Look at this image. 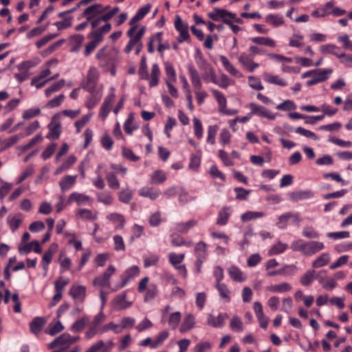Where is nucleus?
I'll return each mask as SVG.
<instances>
[{
    "label": "nucleus",
    "mask_w": 352,
    "mask_h": 352,
    "mask_svg": "<svg viewBox=\"0 0 352 352\" xmlns=\"http://www.w3.org/2000/svg\"><path fill=\"white\" fill-rule=\"evenodd\" d=\"M111 30V23H105L98 29L93 30L87 35L88 38L91 41L85 46L84 54L85 56H89L95 48L103 41L104 35L109 32Z\"/></svg>",
    "instance_id": "nucleus-1"
},
{
    "label": "nucleus",
    "mask_w": 352,
    "mask_h": 352,
    "mask_svg": "<svg viewBox=\"0 0 352 352\" xmlns=\"http://www.w3.org/2000/svg\"><path fill=\"white\" fill-rule=\"evenodd\" d=\"M118 56V52L116 49L108 50L104 47L99 50L96 54V58L101 67L107 68L113 66Z\"/></svg>",
    "instance_id": "nucleus-2"
},
{
    "label": "nucleus",
    "mask_w": 352,
    "mask_h": 352,
    "mask_svg": "<svg viewBox=\"0 0 352 352\" xmlns=\"http://www.w3.org/2000/svg\"><path fill=\"white\" fill-rule=\"evenodd\" d=\"M138 25H133L126 32L127 36L130 38L128 44L124 48V52L126 54L130 53L134 46L142 42L141 39L145 33L146 28L144 26L141 27L138 32L135 34Z\"/></svg>",
    "instance_id": "nucleus-3"
},
{
    "label": "nucleus",
    "mask_w": 352,
    "mask_h": 352,
    "mask_svg": "<svg viewBox=\"0 0 352 352\" xmlns=\"http://www.w3.org/2000/svg\"><path fill=\"white\" fill-rule=\"evenodd\" d=\"M99 77L98 69L94 67L89 69L86 78L81 84V88L86 89L89 92L97 90L96 86Z\"/></svg>",
    "instance_id": "nucleus-4"
},
{
    "label": "nucleus",
    "mask_w": 352,
    "mask_h": 352,
    "mask_svg": "<svg viewBox=\"0 0 352 352\" xmlns=\"http://www.w3.org/2000/svg\"><path fill=\"white\" fill-rule=\"evenodd\" d=\"M314 71L315 72L313 73L311 78L306 82V85L308 87H311L327 80L329 78V75L333 72V69H314Z\"/></svg>",
    "instance_id": "nucleus-5"
},
{
    "label": "nucleus",
    "mask_w": 352,
    "mask_h": 352,
    "mask_svg": "<svg viewBox=\"0 0 352 352\" xmlns=\"http://www.w3.org/2000/svg\"><path fill=\"white\" fill-rule=\"evenodd\" d=\"M175 28L179 32V35L177 37L178 43H182L184 41H188L190 40L188 25L187 23L183 22L179 15L175 16Z\"/></svg>",
    "instance_id": "nucleus-6"
},
{
    "label": "nucleus",
    "mask_w": 352,
    "mask_h": 352,
    "mask_svg": "<svg viewBox=\"0 0 352 352\" xmlns=\"http://www.w3.org/2000/svg\"><path fill=\"white\" fill-rule=\"evenodd\" d=\"M114 346L115 343L111 340L106 342L98 340L88 347L85 352H111Z\"/></svg>",
    "instance_id": "nucleus-7"
},
{
    "label": "nucleus",
    "mask_w": 352,
    "mask_h": 352,
    "mask_svg": "<svg viewBox=\"0 0 352 352\" xmlns=\"http://www.w3.org/2000/svg\"><path fill=\"white\" fill-rule=\"evenodd\" d=\"M116 272L113 265H109L107 270L100 276L96 277L93 280V285L101 287H110V278Z\"/></svg>",
    "instance_id": "nucleus-8"
},
{
    "label": "nucleus",
    "mask_w": 352,
    "mask_h": 352,
    "mask_svg": "<svg viewBox=\"0 0 352 352\" xmlns=\"http://www.w3.org/2000/svg\"><path fill=\"white\" fill-rule=\"evenodd\" d=\"M104 318L105 316L102 311H100L96 316H95L89 329L85 333V336L87 339L90 340L96 334L100 333V329H98V327L104 321Z\"/></svg>",
    "instance_id": "nucleus-9"
},
{
    "label": "nucleus",
    "mask_w": 352,
    "mask_h": 352,
    "mask_svg": "<svg viewBox=\"0 0 352 352\" xmlns=\"http://www.w3.org/2000/svg\"><path fill=\"white\" fill-rule=\"evenodd\" d=\"M109 6L103 7L101 4H94L87 7L82 12V16L86 17L87 21L99 16L109 9Z\"/></svg>",
    "instance_id": "nucleus-10"
},
{
    "label": "nucleus",
    "mask_w": 352,
    "mask_h": 352,
    "mask_svg": "<svg viewBox=\"0 0 352 352\" xmlns=\"http://www.w3.org/2000/svg\"><path fill=\"white\" fill-rule=\"evenodd\" d=\"M249 109L251 110L250 113L252 117L256 115L261 117L266 118L270 120H274L276 118L275 114L270 112L265 107L257 104L256 103H250L248 105Z\"/></svg>",
    "instance_id": "nucleus-11"
},
{
    "label": "nucleus",
    "mask_w": 352,
    "mask_h": 352,
    "mask_svg": "<svg viewBox=\"0 0 352 352\" xmlns=\"http://www.w3.org/2000/svg\"><path fill=\"white\" fill-rule=\"evenodd\" d=\"M69 339L70 335L69 333H63L53 342L50 343L48 344V347L51 349L58 348V350L63 351L70 346Z\"/></svg>",
    "instance_id": "nucleus-12"
},
{
    "label": "nucleus",
    "mask_w": 352,
    "mask_h": 352,
    "mask_svg": "<svg viewBox=\"0 0 352 352\" xmlns=\"http://www.w3.org/2000/svg\"><path fill=\"white\" fill-rule=\"evenodd\" d=\"M208 16L213 21H219L221 20L227 24L230 21V16H234V13L226 10L214 8L212 12H208Z\"/></svg>",
    "instance_id": "nucleus-13"
},
{
    "label": "nucleus",
    "mask_w": 352,
    "mask_h": 352,
    "mask_svg": "<svg viewBox=\"0 0 352 352\" xmlns=\"http://www.w3.org/2000/svg\"><path fill=\"white\" fill-rule=\"evenodd\" d=\"M115 97V90L113 88H111L110 93L105 98L100 110V116L103 119H105L107 117L110 111L111 106L114 101Z\"/></svg>",
    "instance_id": "nucleus-14"
},
{
    "label": "nucleus",
    "mask_w": 352,
    "mask_h": 352,
    "mask_svg": "<svg viewBox=\"0 0 352 352\" xmlns=\"http://www.w3.org/2000/svg\"><path fill=\"white\" fill-rule=\"evenodd\" d=\"M228 318V315L226 313H220L217 317L212 314H209L207 319V323L208 325L214 328H221L224 326L225 321Z\"/></svg>",
    "instance_id": "nucleus-15"
},
{
    "label": "nucleus",
    "mask_w": 352,
    "mask_h": 352,
    "mask_svg": "<svg viewBox=\"0 0 352 352\" xmlns=\"http://www.w3.org/2000/svg\"><path fill=\"white\" fill-rule=\"evenodd\" d=\"M48 129L50 132L46 136L47 139L56 140L60 137L61 126L60 122L56 121V116L52 118V121L48 124Z\"/></svg>",
    "instance_id": "nucleus-16"
},
{
    "label": "nucleus",
    "mask_w": 352,
    "mask_h": 352,
    "mask_svg": "<svg viewBox=\"0 0 352 352\" xmlns=\"http://www.w3.org/2000/svg\"><path fill=\"white\" fill-rule=\"evenodd\" d=\"M126 294L125 292L118 295L113 300V308L116 311L126 309L132 305V302L126 300Z\"/></svg>",
    "instance_id": "nucleus-17"
},
{
    "label": "nucleus",
    "mask_w": 352,
    "mask_h": 352,
    "mask_svg": "<svg viewBox=\"0 0 352 352\" xmlns=\"http://www.w3.org/2000/svg\"><path fill=\"white\" fill-rule=\"evenodd\" d=\"M162 192L160 189L153 187L144 186L139 189L138 195L142 197L149 198L151 200H155Z\"/></svg>",
    "instance_id": "nucleus-18"
},
{
    "label": "nucleus",
    "mask_w": 352,
    "mask_h": 352,
    "mask_svg": "<svg viewBox=\"0 0 352 352\" xmlns=\"http://www.w3.org/2000/svg\"><path fill=\"white\" fill-rule=\"evenodd\" d=\"M90 96L87 98L85 106L89 109H93L100 100L102 96V87L89 92Z\"/></svg>",
    "instance_id": "nucleus-19"
},
{
    "label": "nucleus",
    "mask_w": 352,
    "mask_h": 352,
    "mask_svg": "<svg viewBox=\"0 0 352 352\" xmlns=\"http://www.w3.org/2000/svg\"><path fill=\"white\" fill-rule=\"evenodd\" d=\"M239 62L249 72H252L258 67L259 65L254 63L245 53L241 54L238 58Z\"/></svg>",
    "instance_id": "nucleus-20"
},
{
    "label": "nucleus",
    "mask_w": 352,
    "mask_h": 352,
    "mask_svg": "<svg viewBox=\"0 0 352 352\" xmlns=\"http://www.w3.org/2000/svg\"><path fill=\"white\" fill-rule=\"evenodd\" d=\"M324 248V245L322 242L317 241H307V250L305 251V256H312Z\"/></svg>",
    "instance_id": "nucleus-21"
},
{
    "label": "nucleus",
    "mask_w": 352,
    "mask_h": 352,
    "mask_svg": "<svg viewBox=\"0 0 352 352\" xmlns=\"http://www.w3.org/2000/svg\"><path fill=\"white\" fill-rule=\"evenodd\" d=\"M69 293L74 299L82 302L86 295V287L82 285H72Z\"/></svg>",
    "instance_id": "nucleus-22"
},
{
    "label": "nucleus",
    "mask_w": 352,
    "mask_h": 352,
    "mask_svg": "<svg viewBox=\"0 0 352 352\" xmlns=\"http://www.w3.org/2000/svg\"><path fill=\"white\" fill-rule=\"evenodd\" d=\"M220 60L225 69L232 76L236 78H241L243 76V74L233 66L226 56H221Z\"/></svg>",
    "instance_id": "nucleus-23"
},
{
    "label": "nucleus",
    "mask_w": 352,
    "mask_h": 352,
    "mask_svg": "<svg viewBox=\"0 0 352 352\" xmlns=\"http://www.w3.org/2000/svg\"><path fill=\"white\" fill-rule=\"evenodd\" d=\"M195 325V318L192 314H188L184 318L182 324L179 327V331L181 333H185L192 328Z\"/></svg>",
    "instance_id": "nucleus-24"
},
{
    "label": "nucleus",
    "mask_w": 352,
    "mask_h": 352,
    "mask_svg": "<svg viewBox=\"0 0 352 352\" xmlns=\"http://www.w3.org/2000/svg\"><path fill=\"white\" fill-rule=\"evenodd\" d=\"M7 223L12 232L16 231L23 222V214L16 213L14 216L9 215L7 217Z\"/></svg>",
    "instance_id": "nucleus-25"
},
{
    "label": "nucleus",
    "mask_w": 352,
    "mask_h": 352,
    "mask_svg": "<svg viewBox=\"0 0 352 352\" xmlns=\"http://www.w3.org/2000/svg\"><path fill=\"white\" fill-rule=\"evenodd\" d=\"M46 320L44 318L42 317H36L34 318L32 322L30 323V331L36 336H38L43 327Z\"/></svg>",
    "instance_id": "nucleus-26"
},
{
    "label": "nucleus",
    "mask_w": 352,
    "mask_h": 352,
    "mask_svg": "<svg viewBox=\"0 0 352 352\" xmlns=\"http://www.w3.org/2000/svg\"><path fill=\"white\" fill-rule=\"evenodd\" d=\"M77 175H66L59 182V186L62 191L69 190L76 183Z\"/></svg>",
    "instance_id": "nucleus-27"
},
{
    "label": "nucleus",
    "mask_w": 352,
    "mask_h": 352,
    "mask_svg": "<svg viewBox=\"0 0 352 352\" xmlns=\"http://www.w3.org/2000/svg\"><path fill=\"white\" fill-rule=\"evenodd\" d=\"M197 224L196 219H190L187 222H181L175 224V230L181 234H186Z\"/></svg>",
    "instance_id": "nucleus-28"
},
{
    "label": "nucleus",
    "mask_w": 352,
    "mask_h": 352,
    "mask_svg": "<svg viewBox=\"0 0 352 352\" xmlns=\"http://www.w3.org/2000/svg\"><path fill=\"white\" fill-rule=\"evenodd\" d=\"M90 200L91 197L89 196L74 192L69 195L67 204H71L72 202H76L78 206H80Z\"/></svg>",
    "instance_id": "nucleus-29"
},
{
    "label": "nucleus",
    "mask_w": 352,
    "mask_h": 352,
    "mask_svg": "<svg viewBox=\"0 0 352 352\" xmlns=\"http://www.w3.org/2000/svg\"><path fill=\"white\" fill-rule=\"evenodd\" d=\"M167 179L166 174L162 170H157L154 171L150 176L149 183L151 184H161L164 183Z\"/></svg>",
    "instance_id": "nucleus-30"
},
{
    "label": "nucleus",
    "mask_w": 352,
    "mask_h": 352,
    "mask_svg": "<svg viewBox=\"0 0 352 352\" xmlns=\"http://www.w3.org/2000/svg\"><path fill=\"white\" fill-rule=\"evenodd\" d=\"M331 261L330 254L328 252H324L320 254L311 263L314 268H320L327 265Z\"/></svg>",
    "instance_id": "nucleus-31"
},
{
    "label": "nucleus",
    "mask_w": 352,
    "mask_h": 352,
    "mask_svg": "<svg viewBox=\"0 0 352 352\" xmlns=\"http://www.w3.org/2000/svg\"><path fill=\"white\" fill-rule=\"evenodd\" d=\"M84 41V36L80 34H74L69 38V43L72 45L70 51L74 53L78 52Z\"/></svg>",
    "instance_id": "nucleus-32"
},
{
    "label": "nucleus",
    "mask_w": 352,
    "mask_h": 352,
    "mask_svg": "<svg viewBox=\"0 0 352 352\" xmlns=\"http://www.w3.org/2000/svg\"><path fill=\"white\" fill-rule=\"evenodd\" d=\"M56 244H52L50 249L46 251L43 256V258H42V265H43V270L47 272V270H48V265L50 264V263L52 261V256L53 254H54V252L56 249Z\"/></svg>",
    "instance_id": "nucleus-33"
},
{
    "label": "nucleus",
    "mask_w": 352,
    "mask_h": 352,
    "mask_svg": "<svg viewBox=\"0 0 352 352\" xmlns=\"http://www.w3.org/2000/svg\"><path fill=\"white\" fill-rule=\"evenodd\" d=\"M160 76V70L157 63L152 65L151 76H148L149 86L151 87H155L159 82V78Z\"/></svg>",
    "instance_id": "nucleus-34"
},
{
    "label": "nucleus",
    "mask_w": 352,
    "mask_h": 352,
    "mask_svg": "<svg viewBox=\"0 0 352 352\" xmlns=\"http://www.w3.org/2000/svg\"><path fill=\"white\" fill-rule=\"evenodd\" d=\"M107 219L113 223H117L116 226V229H122L124 226V217L119 213H111L107 215Z\"/></svg>",
    "instance_id": "nucleus-35"
},
{
    "label": "nucleus",
    "mask_w": 352,
    "mask_h": 352,
    "mask_svg": "<svg viewBox=\"0 0 352 352\" xmlns=\"http://www.w3.org/2000/svg\"><path fill=\"white\" fill-rule=\"evenodd\" d=\"M151 6L150 4H146V6L140 8L135 14L132 17L129 23L130 25H133L138 21L142 19L150 11Z\"/></svg>",
    "instance_id": "nucleus-36"
},
{
    "label": "nucleus",
    "mask_w": 352,
    "mask_h": 352,
    "mask_svg": "<svg viewBox=\"0 0 352 352\" xmlns=\"http://www.w3.org/2000/svg\"><path fill=\"white\" fill-rule=\"evenodd\" d=\"M263 79L265 81L270 84H274L283 87L287 85V82L278 76L272 75L270 73H265L263 74Z\"/></svg>",
    "instance_id": "nucleus-37"
},
{
    "label": "nucleus",
    "mask_w": 352,
    "mask_h": 352,
    "mask_svg": "<svg viewBox=\"0 0 352 352\" xmlns=\"http://www.w3.org/2000/svg\"><path fill=\"white\" fill-rule=\"evenodd\" d=\"M212 94L216 100L217 101L219 106V111H221L227 105V100L224 95L217 89H212Z\"/></svg>",
    "instance_id": "nucleus-38"
},
{
    "label": "nucleus",
    "mask_w": 352,
    "mask_h": 352,
    "mask_svg": "<svg viewBox=\"0 0 352 352\" xmlns=\"http://www.w3.org/2000/svg\"><path fill=\"white\" fill-rule=\"evenodd\" d=\"M158 294L157 286L154 283H151L146 292L144 300L146 302L153 300Z\"/></svg>",
    "instance_id": "nucleus-39"
},
{
    "label": "nucleus",
    "mask_w": 352,
    "mask_h": 352,
    "mask_svg": "<svg viewBox=\"0 0 352 352\" xmlns=\"http://www.w3.org/2000/svg\"><path fill=\"white\" fill-rule=\"evenodd\" d=\"M228 273L230 277L235 281L243 282L246 279L242 272L236 266H231L228 269Z\"/></svg>",
    "instance_id": "nucleus-40"
},
{
    "label": "nucleus",
    "mask_w": 352,
    "mask_h": 352,
    "mask_svg": "<svg viewBox=\"0 0 352 352\" xmlns=\"http://www.w3.org/2000/svg\"><path fill=\"white\" fill-rule=\"evenodd\" d=\"M89 321V318L87 316H83L81 318L76 320L71 327V331L73 332L78 333L82 331L85 326Z\"/></svg>",
    "instance_id": "nucleus-41"
},
{
    "label": "nucleus",
    "mask_w": 352,
    "mask_h": 352,
    "mask_svg": "<svg viewBox=\"0 0 352 352\" xmlns=\"http://www.w3.org/2000/svg\"><path fill=\"white\" fill-rule=\"evenodd\" d=\"M77 215L83 220L93 221L97 219V214L94 213L91 210L80 208L77 210Z\"/></svg>",
    "instance_id": "nucleus-42"
},
{
    "label": "nucleus",
    "mask_w": 352,
    "mask_h": 352,
    "mask_svg": "<svg viewBox=\"0 0 352 352\" xmlns=\"http://www.w3.org/2000/svg\"><path fill=\"white\" fill-rule=\"evenodd\" d=\"M231 211L228 207L223 208L218 214L217 223L220 226H225L230 215Z\"/></svg>",
    "instance_id": "nucleus-43"
},
{
    "label": "nucleus",
    "mask_w": 352,
    "mask_h": 352,
    "mask_svg": "<svg viewBox=\"0 0 352 352\" xmlns=\"http://www.w3.org/2000/svg\"><path fill=\"white\" fill-rule=\"evenodd\" d=\"M307 241L303 239H298L294 241L291 244V249L293 251L300 252L302 255L305 256V251L307 250Z\"/></svg>",
    "instance_id": "nucleus-44"
},
{
    "label": "nucleus",
    "mask_w": 352,
    "mask_h": 352,
    "mask_svg": "<svg viewBox=\"0 0 352 352\" xmlns=\"http://www.w3.org/2000/svg\"><path fill=\"white\" fill-rule=\"evenodd\" d=\"M267 289L274 293H284L292 289V286L288 283H282L278 285H270Z\"/></svg>",
    "instance_id": "nucleus-45"
},
{
    "label": "nucleus",
    "mask_w": 352,
    "mask_h": 352,
    "mask_svg": "<svg viewBox=\"0 0 352 352\" xmlns=\"http://www.w3.org/2000/svg\"><path fill=\"white\" fill-rule=\"evenodd\" d=\"M169 332L167 330H164L160 332L153 342L151 344L152 349H157L161 346L163 342L168 338Z\"/></svg>",
    "instance_id": "nucleus-46"
},
{
    "label": "nucleus",
    "mask_w": 352,
    "mask_h": 352,
    "mask_svg": "<svg viewBox=\"0 0 352 352\" xmlns=\"http://www.w3.org/2000/svg\"><path fill=\"white\" fill-rule=\"evenodd\" d=\"M165 72L166 74V82L176 81V72L173 65L169 62L164 63Z\"/></svg>",
    "instance_id": "nucleus-47"
},
{
    "label": "nucleus",
    "mask_w": 352,
    "mask_h": 352,
    "mask_svg": "<svg viewBox=\"0 0 352 352\" xmlns=\"http://www.w3.org/2000/svg\"><path fill=\"white\" fill-rule=\"evenodd\" d=\"M264 216H265V213L263 212L248 211L241 214V219L242 221L245 222V221H250L252 219L261 218V217H263Z\"/></svg>",
    "instance_id": "nucleus-48"
},
{
    "label": "nucleus",
    "mask_w": 352,
    "mask_h": 352,
    "mask_svg": "<svg viewBox=\"0 0 352 352\" xmlns=\"http://www.w3.org/2000/svg\"><path fill=\"white\" fill-rule=\"evenodd\" d=\"M265 21L274 27H278L284 23V19L282 16L278 14H268L265 16Z\"/></svg>",
    "instance_id": "nucleus-49"
},
{
    "label": "nucleus",
    "mask_w": 352,
    "mask_h": 352,
    "mask_svg": "<svg viewBox=\"0 0 352 352\" xmlns=\"http://www.w3.org/2000/svg\"><path fill=\"white\" fill-rule=\"evenodd\" d=\"M39 63V59L38 58L28 60L22 62L19 65H18L17 67L20 71H24L28 72V70L35 66H36Z\"/></svg>",
    "instance_id": "nucleus-50"
},
{
    "label": "nucleus",
    "mask_w": 352,
    "mask_h": 352,
    "mask_svg": "<svg viewBox=\"0 0 352 352\" xmlns=\"http://www.w3.org/2000/svg\"><path fill=\"white\" fill-rule=\"evenodd\" d=\"M64 329V327L60 321L50 323L45 330V333L50 336H54Z\"/></svg>",
    "instance_id": "nucleus-51"
},
{
    "label": "nucleus",
    "mask_w": 352,
    "mask_h": 352,
    "mask_svg": "<svg viewBox=\"0 0 352 352\" xmlns=\"http://www.w3.org/2000/svg\"><path fill=\"white\" fill-rule=\"evenodd\" d=\"M97 200L104 205H111L113 203V198L109 192L103 191L97 193Z\"/></svg>",
    "instance_id": "nucleus-52"
},
{
    "label": "nucleus",
    "mask_w": 352,
    "mask_h": 352,
    "mask_svg": "<svg viewBox=\"0 0 352 352\" xmlns=\"http://www.w3.org/2000/svg\"><path fill=\"white\" fill-rule=\"evenodd\" d=\"M196 258H206L207 256L206 244L203 241L198 242L194 249Z\"/></svg>",
    "instance_id": "nucleus-53"
},
{
    "label": "nucleus",
    "mask_w": 352,
    "mask_h": 352,
    "mask_svg": "<svg viewBox=\"0 0 352 352\" xmlns=\"http://www.w3.org/2000/svg\"><path fill=\"white\" fill-rule=\"evenodd\" d=\"M251 40L253 43L261 45L269 46L272 47H274L276 45V42L269 37H254Z\"/></svg>",
    "instance_id": "nucleus-54"
},
{
    "label": "nucleus",
    "mask_w": 352,
    "mask_h": 352,
    "mask_svg": "<svg viewBox=\"0 0 352 352\" xmlns=\"http://www.w3.org/2000/svg\"><path fill=\"white\" fill-rule=\"evenodd\" d=\"M217 289L219 292V294L221 298L225 299L227 302L230 300V290L228 287L222 283H217L215 285Z\"/></svg>",
    "instance_id": "nucleus-55"
},
{
    "label": "nucleus",
    "mask_w": 352,
    "mask_h": 352,
    "mask_svg": "<svg viewBox=\"0 0 352 352\" xmlns=\"http://www.w3.org/2000/svg\"><path fill=\"white\" fill-rule=\"evenodd\" d=\"M287 248V244L283 243L281 241H278L271 248L268 254L269 255L279 254L284 252Z\"/></svg>",
    "instance_id": "nucleus-56"
},
{
    "label": "nucleus",
    "mask_w": 352,
    "mask_h": 352,
    "mask_svg": "<svg viewBox=\"0 0 352 352\" xmlns=\"http://www.w3.org/2000/svg\"><path fill=\"white\" fill-rule=\"evenodd\" d=\"M320 51L323 54H332L338 58L340 53L338 52L339 47L333 44L322 45L320 47Z\"/></svg>",
    "instance_id": "nucleus-57"
},
{
    "label": "nucleus",
    "mask_w": 352,
    "mask_h": 352,
    "mask_svg": "<svg viewBox=\"0 0 352 352\" xmlns=\"http://www.w3.org/2000/svg\"><path fill=\"white\" fill-rule=\"evenodd\" d=\"M108 186L111 189L118 190L120 188V182L115 173H109L106 175Z\"/></svg>",
    "instance_id": "nucleus-58"
},
{
    "label": "nucleus",
    "mask_w": 352,
    "mask_h": 352,
    "mask_svg": "<svg viewBox=\"0 0 352 352\" xmlns=\"http://www.w3.org/2000/svg\"><path fill=\"white\" fill-rule=\"evenodd\" d=\"M316 271L314 270H308L301 277L300 283L304 286H309L315 279Z\"/></svg>",
    "instance_id": "nucleus-59"
},
{
    "label": "nucleus",
    "mask_w": 352,
    "mask_h": 352,
    "mask_svg": "<svg viewBox=\"0 0 352 352\" xmlns=\"http://www.w3.org/2000/svg\"><path fill=\"white\" fill-rule=\"evenodd\" d=\"M182 314L179 311H175L170 314L168 320V324L172 329H175L180 320Z\"/></svg>",
    "instance_id": "nucleus-60"
},
{
    "label": "nucleus",
    "mask_w": 352,
    "mask_h": 352,
    "mask_svg": "<svg viewBox=\"0 0 352 352\" xmlns=\"http://www.w3.org/2000/svg\"><path fill=\"white\" fill-rule=\"evenodd\" d=\"M232 81L225 74H221L219 76V78L217 79V78H216L214 82H213L214 84L223 89H226L232 84Z\"/></svg>",
    "instance_id": "nucleus-61"
},
{
    "label": "nucleus",
    "mask_w": 352,
    "mask_h": 352,
    "mask_svg": "<svg viewBox=\"0 0 352 352\" xmlns=\"http://www.w3.org/2000/svg\"><path fill=\"white\" fill-rule=\"evenodd\" d=\"M302 234L307 239H318L319 233L312 226H305L303 228Z\"/></svg>",
    "instance_id": "nucleus-62"
},
{
    "label": "nucleus",
    "mask_w": 352,
    "mask_h": 352,
    "mask_svg": "<svg viewBox=\"0 0 352 352\" xmlns=\"http://www.w3.org/2000/svg\"><path fill=\"white\" fill-rule=\"evenodd\" d=\"M197 52L198 54V56L196 58V63L199 69L202 72H204L212 65L209 63H208L207 60L204 58L202 54L199 50H197Z\"/></svg>",
    "instance_id": "nucleus-63"
},
{
    "label": "nucleus",
    "mask_w": 352,
    "mask_h": 352,
    "mask_svg": "<svg viewBox=\"0 0 352 352\" xmlns=\"http://www.w3.org/2000/svg\"><path fill=\"white\" fill-rule=\"evenodd\" d=\"M197 52L198 54V56L196 58V63L199 69L202 72H204L212 65L209 63H208L207 60L204 58L202 54L199 50H197Z\"/></svg>",
    "instance_id": "nucleus-64"
}]
</instances>
